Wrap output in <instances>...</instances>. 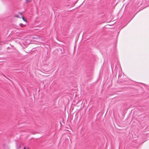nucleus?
<instances>
[{
    "label": "nucleus",
    "mask_w": 149,
    "mask_h": 149,
    "mask_svg": "<svg viewBox=\"0 0 149 149\" xmlns=\"http://www.w3.org/2000/svg\"><path fill=\"white\" fill-rule=\"evenodd\" d=\"M19 25L21 27H22V26L23 25L22 24H20Z\"/></svg>",
    "instance_id": "nucleus-3"
},
{
    "label": "nucleus",
    "mask_w": 149,
    "mask_h": 149,
    "mask_svg": "<svg viewBox=\"0 0 149 149\" xmlns=\"http://www.w3.org/2000/svg\"><path fill=\"white\" fill-rule=\"evenodd\" d=\"M26 1L28 2L30 1V0H26Z\"/></svg>",
    "instance_id": "nucleus-5"
},
{
    "label": "nucleus",
    "mask_w": 149,
    "mask_h": 149,
    "mask_svg": "<svg viewBox=\"0 0 149 149\" xmlns=\"http://www.w3.org/2000/svg\"><path fill=\"white\" fill-rule=\"evenodd\" d=\"M24 149H29L28 148L27 149H26V148L25 147H24Z\"/></svg>",
    "instance_id": "nucleus-6"
},
{
    "label": "nucleus",
    "mask_w": 149,
    "mask_h": 149,
    "mask_svg": "<svg viewBox=\"0 0 149 149\" xmlns=\"http://www.w3.org/2000/svg\"><path fill=\"white\" fill-rule=\"evenodd\" d=\"M15 17H17V18H20V17H19V15H15Z\"/></svg>",
    "instance_id": "nucleus-2"
},
{
    "label": "nucleus",
    "mask_w": 149,
    "mask_h": 149,
    "mask_svg": "<svg viewBox=\"0 0 149 149\" xmlns=\"http://www.w3.org/2000/svg\"><path fill=\"white\" fill-rule=\"evenodd\" d=\"M19 13L20 14V15H22V12H19Z\"/></svg>",
    "instance_id": "nucleus-4"
},
{
    "label": "nucleus",
    "mask_w": 149,
    "mask_h": 149,
    "mask_svg": "<svg viewBox=\"0 0 149 149\" xmlns=\"http://www.w3.org/2000/svg\"><path fill=\"white\" fill-rule=\"evenodd\" d=\"M22 18L24 21H25L26 22H27V20L26 18L24 17H22Z\"/></svg>",
    "instance_id": "nucleus-1"
},
{
    "label": "nucleus",
    "mask_w": 149,
    "mask_h": 149,
    "mask_svg": "<svg viewBox=\"0 0 149 149\" xmlns=\"http://www.w3.org/2000/svg\"><path fill=\"white\" fill-rule=\"evenodd\" d=\"M64 109L65 110V108Z\"/></svg>",
    "instance_id": "nucleus-7"
}]
</instances>
